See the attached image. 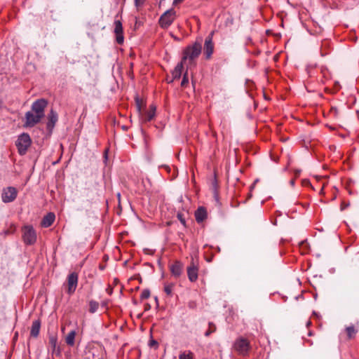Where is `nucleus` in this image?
<instances>
[{
    "label": "nucleus",
    "mask_w": 359,
    "mask_h": 359,
    "mask_svg": "<svg viewBox=\"0 0 359 359\" xmlns=\"http://www.w3.org/2000/svg\"><path fill=\"white\" fill-rule=\"evenodd\" d=\"M31 144L32 140L29 134L24 133L19 135L15 142L18 153L22 156L25 155Z\"/></svg>",
    "instance_id": "nucleus-3"
},
{
    "label": "nucleus",
    "mask_w": 359,
    "mask_h": 359,
    "mask_svg": "<svg viewBox=\"0 0 359 359\" xmlns=\"http://www.w3.org/2000/svg\"><path fill=\"white\" fill-rule=\"evenodd\" d=\"M176 12L174 9H169L163 13L159 19V25L163 28L166 29L170 26L175 19Z\"/></svg>",
    "instance_id": "nucleus-6"
},
{
    "label": "nucleus",
    "mask_w": 359,
    "mask_h": 359,
    "mask_svg": "<svg viewBox=\"0 0 359 359\" xmlns=\"http://www.w3.org/2000/svg\"><path fill=\"white\" fill-rule=\"evenodd\" d=\"M294 180H291V181H290V184H291L292 185H293V184H294Z\"/></svg>",
    "instance_id": "nucleus-33"
},
{
    "label": "nucleus",
    "mask_w": 359,
    "mask_h": 359,
    "mask_svg": "<svg viewBox=\"0 0 359 359\" xmlns=\"http://www.w3.org/2000/svg\"><path fill=\"white\" fill-rule=\"evenodd\" d=\"M323 191V188L321 189L320 193H322Z\"/></svg>",
    "instance_id": "nucleus-34"
},
{
    "label": "nucleus",
    "mask_w": 359,
    "mask_h": 359,
    "mask_svg": "<svg viewBox=\"0 0 359 359\" xmlns=\"http://www.w3.org/2000/svg\"><path fill=\"white\" fill-rule=\"evenodd\" d=\"M22 239L26 245H33L36 241V233L32 226H24L22 229Z\"/></svg>",
    "instance_id": "nucleus-5"
},
{
    "label": "nucleus",
    "mask_w": 359,
    "mask_h": 359,
    "mask_svg": "<svg viewBox=\"0 0 359 359\" xmlns=\"http://www.w3.org/2000/svg\"><path fill=\"white\" fill-rule=\"evenodd\" d=\"M188 306L190 309H194L196 307V303L194 302H190Z\"/></svg>",
    "instance_id": "nucleus-31"
},
{
    "label": "nucleus",
    "mask_w": 359,
    "mask_h": 359,
    "mask_svg": "<svg viewBox=\"0 0 359 359\" xmlns=\"http://www.w3.org/2000/svg\"><path fill=\"white\" fill-rule=\"evenodd\" d=\"M68 282V290L67 292L69 294H72L76 290L78 283V275L76 273H72L68 276L67 278Z\"/></svg>",
    "instance_id": "nucleus-10"
},
{
    "label": "nucleus",
    "mask_w": 359,
    "mask_h": 359,
    "mask_svg": "<svg viewBox=\"0 0 359 359\" xmlns=\"http://www.w3.org/2000/svg\"><path fill=\"white\" fill-rule=\"evenodd\" d=\"M41 323L39 320H34L32 323L30 334L34 337H38L40 331Z\"/></svg>",
    "instance_id": "nucleus-18"
},
{
    "label": "nucleus",
    "mask_w": 359,
    "mask_h": 359,
    "mask_svg": "<svg viewBox=\"0 0 359 359\" xmlns=\"http://www.w3.org/2000/svg\"><path fill=\"white\" fill-rule=\"evenodd\" d=\"M233 347L239 355L245 356L248 355L251 348V345L247 339L238 337L235 340Z\"/></svg>",
    "instance_id": "nucleus-4"
},
{
    "label": "nucleus",
    "mask_w": 359,
    "mask_h": 359,
    "mask_svg": "<svg viewBox=\"0 0 359 359\" xmlns=\"http://www.w3.org/2000/svg\"><path fill=\"white\" fill-rule=\"evenodd\" d=\"M207 217V210L203 207H199L195 212V218L197 222H203Z\"/></svg>",
    "instance_id": "nucleus-16"
},
{
    "label": "nucleus",
    "mask_w": 359,
    "mask_h": 359,
    "mask_svg": "<svg viewBox=\"0 0 359 359\" xmlns=\"http://www.w3.org/2000/svg\"><path fill=\"white\" fill-rule=\"evenodd\" d=\"M184 63V62L182 61L178 63L175 68L174 69V70L172 71V75L174 79H180V77L181 76Z\"/></svg>",
    "instance_id": "nucleus-19"
},
{
    "label": "nucleus",
    "mask_w": 359,
    "mask_h": 359,
    "mask_svg": "<svg viewBox=\"0 0 359 359\" xmlns=\"http://www.w3.org/2000/svg\"><path fill=\"white\" fill-rule=\"evenodd\" d=\"M214 44L212 36H209L205 39L204 44V55L206 59H210L213 53Z\"/></svg>",
    "instance_id": "nucleus-12"
},
{
    "label": "nucleus",
    "mask_w": 359,
    "mask_h": 359,
    "mask_svg": "<svg viewBox=\"0 0 359 359\" xmlns=\"http://www.w3.org/2000/svg\"><path fill=\"white\" fill-rule=\"evenodd\" d=\"M177 218L179 219V220L180 221V222L183 225H185V219L182 217V214L178 213L177 214Z\"/></svg>",
    "instance_id": "nucleus-29"
},
{
    "label": "nucleus",
    "mask_w": 359,
    "mask_h": 359,
    "mask_svg": "<svg viewBox=\"0 0 359 359\" xmlns=\"http://www.w3.org/2000/svg\"><path fill=\"white\" fill-rule=\"evenodd\" d=\"M201 45L199 43H195L192 46L187 47L183 52L182 61L184 63L188 60L187 67L194 65L195 60L201 53Z\"/></svg>",
    "instance_id": "nucleus-2"
},
{
    "label": "nucleus",
    "mask_w": 359,
    "mask_h": 359,
    "mask_svg": "<svg viewBox=\"0 0 359 359\" xmlns=\"http://www.w3.org/2000/svg\"><path fill=\"white\" fill-rule=\"evenodd\" d=\"M47 101L44 99H39L34 101L31 107V110L26 112L25 116L24 126L32 128L45 116V109Z\"/></svg>",
    "instance_id": "nucleus-1"
},
{
    "label": "nucleus",
    "mask_w": 359,
    "mask_h": 359,
    "mask_svg": "<svg viewBox=\"0 0 359 359\" xmlns=\"http://www.w3.org/2000/svg\"><path fill=\"white\" fill-rule=\"evenodd\" d=\"M179 359H193V354L191 351H184L180 355Z\"/></svg>",
    "instance_id": "nucleus-23"
},
{
    "label": "nucleus",
    "mask_w": 359,
    "mask_h": 359,
    "mask_svg": "<svg viewBox=\"0 0 359 359\" xmlns=\"http://www.w3.org/2000/svg\"><path fill=\"white\" fill-rule=\"evenodd\" d=\"M114 33L116 34V40L118 44L123 43L124 37L123 34V27L121 21L116 20L114 22Z\"/></svg>",
    "instance_id": "nucleus-11"
},
{
    "label": "nucleus",
    "mask_w": 359,
    "mask_h": 359,
    "mask_svg": "<svg viewBox=\"0 0 359 359\" xmlns=\"http://www.w3.org/2000/svg\"><path fill=\"white\" fill-rule=\"evenodd\" d=\"M99 307V304L96 301L91 300L89 302V311L92 313L97 311Z\"/></svg>",
    "instance_id": "nucleus-21"
},
{
    "label": "nucleus",
    "mask_w": 359,
    "mask_h": 359,
    "mask_svg": "<svg viewBox=\"0 0 359 359\" xmlns=\"http://www.w3.org/2000/svg\"><path fill=\"white\" fill-rule=\"evenodd\" d=\"M198 268L192 261L187 268V275L191 282H195L198 279Z\"/></svg>",
    "instance_id": "nucleus-13"
},
{
    "label": "nucleus",
    "mask_w": 359,
    "mask_h": 359,
    "mask_svg": "<svg viewBox=\"0 0 359 359\" xmlns=\"http://www.w3.org/2000/svg\"><path fill=\"white\" fill-rule=\"evenodd\" d=\"M188 81H189V80H188L187 73H185L184 74L183 79L181 82V86L183 87L187 85V83H188Z\"/></svg>",
    "instance_id": "nucleus-27"
},
{
    "label": "nucleus",
    "mask_w": 359,
    "mask_h": 359,
    "mask_svg": "<svg viewBox=\"0 0 359 359\" xmlns=\"http://www.w3.org/2000/svg\"><path fill=\"white\" fill-rule=\"evenodd\" d=\"M150 296V291L149 290H144L140 294L141 299H148Z\"/></svg>",
    "instance_id": "nucleus-26"
},
{
    "label": "nucleus",
    "mask_w": 359,
    "mask_h": 359,
    "mask_svg": "<svg viewBox=\"0 0 359 359\" xmlns=\"http://www.w3.org/2000/svg\"><path fill=\"white\" fill-rule=\"evenodd\" d=\"M135 4L137 7H139L144 4V0H135Z\"/></svg>",
    "instance_id": "nucleus-30"
},
{
    "label": "nucleus",
    "mask_w": 359,
    "mask_h": 359,
    "mask_svg": "<svg viewBox=\"0 0 359 359\" xmlns=\"http://www.w3.org/2000/svg\"><path fill=\"white\" fill-rule=\"evenodd\" d=\"M182 264L179 261H175L170 266V270L172 276L175 278H178L181 276L182 272Z\"/></svg>",
    "instance_id": "nucleus-14"
},
{
    "label": "nucleus",
    "mask_w": 359,
    "mask_h": 359,
    "mask_svg": "<svg viewBox=\"0 0 359 359\" xmlns=\"http://www.w3.org/2000/svg\"><path fill=\"white\" fill-rule=\"evenodd\" d=\"M88 359L92 357V359H104L105 356V350L102 345L93 346L86 353Z\"/></svg>",
    "instance_id": "nucleus-7"
},
{
    "label": "nucleus",
    "mask_w": 359,
    "mask_h": 359,
    "mask_svg": "<svg viewBox=\"0 0 359 359\" xmlns=\"http://www.w3.org/2000/svg\"><path fill=\"white\" fill-rule=\"evenodd\" d=\"M137 108L140 115L141 120L144 122L151 121L156 114V107L154 105H150L149 109L144 113L141 112V107L138 101H137Z\"/></svg>",
    "instance_id": "nucleus-8"
},
{
    "label": "nucleus",
    "mask_w": 359,
    "mask_h": 359,
    "mask_svg": "<svg viewBox=\"0 0 359 359\" xmlns=\"http://www.w3.org/2000/svg\"><path fill=\"white\" fill-rule=\"evenodd\" d=\"M215 330H216V326L213 323H209V329L205 332V337L210 336L212 333L215 332Z\"/></svg>",
    "instance_id": "nucleus-24"
},
{
    "label": "nucleus",
    "mask_w": 359,
    "mask_h": 359,
    "mask_svg": "<svg viewBox=\"0 0 359 359\" xmlns=\"http://www.w3.org/2000/svg\"><path fill=\"white\" fill-rule=\"evenodd\" d=\"M184 0H174L173 1V5H177L181 2H182Z\"/></svg>",
    "instance_id": "nucleus-32"
},
{
    "label": "nucleus",
    "mask_w": 359,
    "mask_h": 359,
    "mask_svg": "<svg viewBox=\"0 0 359 359\" xmlns=\"http://www.w3.org/2000/svg\"><path fill=\"white\" fill-rule=\"evenodd\" d=\"M346 331L348 337L349 339L354 337V336L355 335V334L357 332V330L355 329V327L353 325L347 327L346 328Z\"/></svg>",
    "instance_id": "nucleus-22"
},
{
    "label": "nucleus",
    "mask_w": 359,
    "mask_h": 359,
    "mask_svg": "<svg viewBox=\"0 0 359 359\" xmlns=\"http://www.w3.org/2000/svg\"><path fill=\"white\" fill-rule=\"evenodd\" d=\"M50 343L53 346V348H55V346H56L57 339L55 337H50Z\"/></svg>",
    "instance_id": "nucleus-28"
},
{
    "label": "nucleus",
    "mask_w": 359,
    "mask_h": 359,
    "mask_svg": "<svg viewBox=\"0 0 359 359\" xmlns=\"http://www.w3.org/2000/svg\"><path fill=\"white\" fill-rule=\"evenodd\" d=\"M17 190L13 187H7L3 190L1 198L4 203H11L17 197Z\"/></svg>",
    "instance_id": "nucleus-9"
},
{
    "label": "nucleus",
    "mask_w": 359,
    "mask_h": 359,
    "mask_svg": "<svg viewBox=\"0 0 359 359\" xmlns=\"http://www.w3.org/2000/svg\"><path fill=\"white\" fill-rule=\"evenodd\" d=\"M76 331L72 330L68 333L65 338V342L67 345L73 346L74 345V340L76 337Z\"/></svg>",
    "instance_id": "nucleus-20"
},
{
    "label": "nucleus",
    "mask_w": 359,
    "mask_h": 359,
    "mask_svg": "<svg viewBox=\"0 0 359 359\" xmlns=\"http://www.w3.org/2000/svg\"><path fill=\"white\" fill-rule=\"evenodd\" d=\"M57 119V114L52 109L48 114V121L47 123V129L50 132L53 129Z\"/></svg>",
    "instance_id": "nucleus-15"
},
{
    "label": "nucleus",
    "mask_w": 359,
    "mask_h": 359,
    "mask_svg": "<svg viewBox=\"0 0 359 359\" xmlns=\"http://www.w3.org/2000/svg\"><path fill=\"white\" fill-rule=\"evenodd\" d=\"M173 287H174V284H172V283L165 285V286H164L165 292L168 295H170V296L172 295Z\"/></svg>",
    "instance_id": "nucleus-25"
},
{
    "label": "nucleus",
    "mask_w": 359,
    "mask_h": 359,
    "mask_svg": "<svg viewBox=\"0 0 359 359\" xmlns=\"http://www.w3.org/2000/svg\"><path fill=\"white\" fill-rule=\"evenodd\" d=\"M55 216L53 212L48 213L41 221V226L43 227H49L55 221Z\"/></svg>",
    "instance_id": "nucleus-17"
}]
</instances>
